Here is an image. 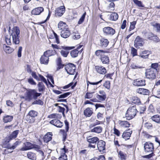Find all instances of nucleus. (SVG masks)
<instances>
[{"instance_id": "1", "label": "nucleus", "mask_w": 160, "mask_h": 160, "mask_svg": "<svg viewBox=\"0 0 160 160\" xmlns=\"http://www.w3.org/2000/svg\"><path fill=\"white\" fill-rule=\"evenodd\" d=\"M19 34L20 30L18 27H15L12 30L11 36L14 44H18L19 43Z\"/></svg>"}, {"instance_id": "2", "label": "nucleus", "mask_w": 160, "mask_h": 160, "mask_svg": "<svg viewBox=\"0 0 160 160\" xmlns=\"http://www.w3.org/2000/svg\"><path fill=\"white\" fill-rule=\"evenodd\" d=\"M144 148L146 152H151L149 155L145 156V158H149L152 157L153 155V152L154 150V146L153 144L149 142H146L144 144Z\"/></svg>"}, {"instance_id": "3", "label": "nucleus", "mask_w": 160, "mask_h": 160, "mask_svg": "<svg viewBox=\"0 0 160 160\" xmlns=\"http://www.w3.org/2000/svg\"><path fill=\"white\" fill-rule=\"evenodd\" d=\"M41 94V93L37 92L34 89H29L26 92V98L29 100H31L32 99L35 100Z\"/></svg>"}, {"instance_id": "4", "label": "nucleus", "mask_w": 160, "mask_h": 160, "mask_svg": "<svg viewBox=\"0 0 160 160\" xmlns=\"http://www.w3.org/2000/svg\"><path fill=\"white\" fill-rule=\"evenodd\" d=\"M137 112L136 106L129 107L125 114L127 119L129 120L133 118L136 116Z\"/></svg>"}, {"instance_id": "5", "label": "nucleus", "mask_w": 160, "mask_h": 160, "mask_svg": "<svg viewBox=\"0 0 160 160\" xmlns=\"http://www.w3.org/2000/svg\"><path fill=\"white\" fill-rule=\"evenodd\" d=\"M88 142L89 143L88 146L93 148H96L95 145L97 144L99 139L96 137H92L91 136H88L86 138Z\"/></svg>"}, {"instance_id": "6", "label": "nucleus", "mask_w": 160, "mask_h": 160, "mask_svg": "<svg viewBox=\"0 0 160 160\" xmlns=\"http://www.w3.org/2000/svg\"><path fill=\"white\" fill-rule=\"evenodd\" d=\"M65 68L67 73L69 74L73 75L75 72L76 68L73 64L70 63L66 65Z\"/></svg>"}, {"instance_id": "7", "label": "nucleus", "mask_w": 160, "mask_h": 160, "mask_svg": "<svg viewBox=\"0 0 160 160\" xmlns=\"http://www.w3.org/2000/svg\"><path fill=\"white\" fill-rule=\"evenodd\" d=\"M104 34L106 36H112L115 33V30L110 27H105L103 28Z\"/></svg>"}, {"instance_id": "8", "label": "nucleus", "mask_w": 160, "mask_h": 160, "mask_svg": "<svg viewBox=\"0 0 160 160\" xmlns=\"http://www.w3.org/2000/svg\"><path fill=\"white\" fill-rule=\"evenodd\" d=\"M155 70L153 68H150L146 70L145 75L146 77L149 79H153L155 78L156 74Z\"/></svg>"}, {"instance_id": "9", "label": "nucleus", "mask_w": 160, "mask_h": 160, "mask_svg": "<svg viewBox=\"0 0 160 160\" xmlns=\"http://www.w3.org/2000/svg\"><path fill=\"white\" fill-rule=\"evenodd\" d=\"M65 9L64 6H61L57 8L55 11L56 16H61L65 12Z\"/></svg>"}, {"instance_id": "10", "label": "nucleus", "mask_w": 160, "mask_h": 160, "mask_svg": "<svg viewBox=\"0 0 160 160\" xmlns=\"http://www.w3.org/2000/svg\"><path fill=\"white\" fill-rule=\"evenodd\" d=\"M142 42V39L139 36H137L134 41V47L136 48H139L140 47L143 46Z\"/></svg>"}, {"instance_id": "11", "label": "nucleus", "mask_w": 160, "mask_h": 160, "mask_svg": "<svg viewBox=\"0 0 160 160\" xmlns=\"http://www.w3.org/2000/svg\"><path fill=\"white\" fill-rule=\"evenodd\" d=\"M105 142L102 140L98 141L97 143V147L100 152H101L105 149Z\"/></svg>"}, {"instance_id": "12", "label": "nucleus", "mask_w": 160, "mask_h": 160, "mask_svg": "<svg viewBox=\"0 0 160 160\" xmlns=\"http://www.w3.org/2000/svg\"><path fill=\"white\" fill-rule=\"evenodd\" d=\"M95 68L97 72L100 74H104L106 73V68L101 66H96L95 67Z\"/></svg>"}, {"instance_id": "13", "label": "nucleus", "mask_w": 160, "mask_h": 160, "mask_svg": "<svg viewBox=\"0 0 160 160\" xmlns=\"http://www.w3.org/2000/svg\"><path fill=\"white\" fill-rule=\"evenodd\" d=\"M50 123L58 128H61L63 126V123L57 119H52L50 122Z\"/></svg>"}, {"instance_id": "14", "label": "nucleus", "mask_w": 160, "mask_h": 160, "mask_svg": "<svg viewBox=\"0 0 160 160\" xmlns=\"http://www.w3.org/2000/svg\"><path fill=\"white\" fill-rule=\"evenodd\" d=\"M24 147L20 149L21 151H25L33 148V144L30 142H26L24 143Z\"/></svg>"}, {"instance_id": "15", "label": "nucleus", "mask_w": 160, "mask_h": 160, "mask_svg": "<svg viewBox=\"0 0 160 160\" xmlns=\"http://www.w3.org/2000/svg\"><path fill=\"white\" fill-rule=\"evenodd\" d=\"M44 10L42 7H38L33 9L31 12L32 14L34 15H38L41 14Z\"/></svg>"}, {"instance_id": "16", "label": "nucleus", "mask_w": 160, "mask_h": 160, "mask_svg": "<svg viewBox=\"0 0 160 160\" xmlns=\"http://www.w3.org/2000/svg\"><path fill=\"white\" fill-rule=\"evenodd\" d=\"M150 53V51L145 50L141 51L139 52V56L142 58L146 59L148 58V56Z\"/></svg>"}, {"instance_id": "17", "label": "nucleus", "mask_w": 160, "mask_h": 160, "mask_svg": "<svg viewBox=\"0 0 160 160\" xmlns=\"http://www.w3.org/2000/svg\"><path fill=\"white\" fill-rule=\"evenodd\" d=\"M132 133V130L130 129L125 131L122 135V137L125 139H128Z\"/></svg>"}, {"instance_id": "18", "label": "nucleus", "mask_w": 160, "mask_h": 160, "mask_svg": "<svg viewBox=\"0 0 160 160\" xmlns=\"http://www.w3.org/2000/svg\"><path fill=\"white\" fill-rule=\"evenodd\" d=\"M49 58L46 55H44V53L43 55L42 56L40 59V61L41 63L44 64H47L49 61Z\"/></svg>"}, {"instance_id": "19", "label": "nucleus", "mask_w": 160, "mask_h": 160, "mask_svg": "<svg viewBox=\"0 0 160 160\" xmlns=\"http://www.w3.org/2000/svg\"><path fill=\"white\" fill-rule=\"evenodd\" d=\"M136 92L138 93L144 95H147L149 93V90L142 88L137 89L136 90Z\"/></svg>"}, {"instance_id": "20", "label": "nucleus", "mask_w": 160, "mask_h": 160, "mask_svg": "<svg viewBox=\"0 0 160 160\" xmlns=\"http://www.w3.org/2000/svg\"><path fill=\"white\" fill-rule=\"evenodd\" d=\"M134 85L138 86H144L145 85V80L140 79H137L133 82Z\"/></svg>"}, {"instance_id": "21", "label": "nucleus", "mask_w": 160, "mask_h": 160, "mask_svg": "<svg viewBox=\"0 0 160 160\" xmlns=\"http://www.w3.org/2000/svg\"><path fill=\"white\" fill-rule=\"evenodd\" d=\"M70 35V32L68 29L62 30L61 32V36L64 38H68Z\"/></svg>"}, {"instance_id": "22", "label": "nucleus", "mask_w": 160, "mask_h": 160, "mask_svg": "<svg viewBox=\"0 0 160 160\" xmlns=\"http://www.w3.org/2000/svg\"><path fill=\"white\" fill-rule=\"evenodd\" d=\"M100 45L102 47H106L108 45L109 42L108 40L105 38H102L100 40Z\"/></svg>"}, {"instance_id": "23", "label": "nucleus", "mask_w": 160, "mask_h": 160, "mask_svg": "<svg viewBox=\"0 0 160 160\" xmlns=\"http://www.w3.org/2000/svg\"><path fill=\"white\" fill-rule=\"evenodd\" d=\"M52 47L53 48L54 50H62L63 49H71V48L69 47H64L62 46H58L56 44H52Z\"/></svg>"}, {"instance_id": "24", "label": "nucleus", "mask_w": 160, "mask_h": 160, "mask_svg": "<svg viewBox=\"0 0 160 160\" xmlns=\"http://www.w3.org/2000/svg\"><path fill=\"white\" fill-rule=\"evenodd\" d=\"M106 52L103 50H98L96 51L95 52V54L98 57L99 59L104 56L105 53Z\"/></svg>"}, {"instance_id": "25", "label": "nucleus", "mask_w": 160, "mask_h": 160, "mask_svg": "<svg viewBox=\"0 0 160 160\" xmlns=\"http://www.w3.org/2000/svg\"><path fill=\"white\" fill-rule=\"evenodd\" d=\"M102 130V127L100 126H98L91 129L90 130V132H94L98 134L101 133Z\"/></svg>"}, {"instance_id": "26", "label": "nucleus", "mask_w": 160, "mask_h": 160, "mask_svg": "<svg viewBox=\"0 0 160 160\" xmlns=\"http://www.w3.org/2000/svg\"><path fill=\"white\" fill-rule=\"evenodd\" d=\"M101 62L103 64H108L109 63V59L108 57L105 55L103 57L100 59Z\"/></svg>"}, {"instance_id": "27", "label": "nucleus", "mask_w": 160, "mask_h": 160, "mask_svg": "<svg viewBox=\"0 0 160 160\" xmlns=\"http://www.w3.org/2000/svg\"><path fill=\"white\" fill-rule=\"evenodd\" d=\"M82 51V49L78 51V50L76 49L72 50L70 52L71 56L73 58H76L78 56L79 53H81Z\"/></svg>"}, {"instance_id": "28", "label": "nucleus", "mask_w": 160, "mask_h": 160, "mask_svg": "<svg viewBox=\"0 0 160 160\" xmlns=\"http://www.w3.org/2000/svg\"><path fill=\"white\" fill-rule=\"evenodd\" d=\"M84 115L86 117H90L93 113L92 109L88 108L84 110Z\"/></svg>"}, {"instance_id": "29", "label": "nucleus", "mask_w": 160, "mask_h": 160, "mask_svg": "<svg viewBox=\"0 0 160 160\" xmlns=\"http://www.w3.org/2000/svg\"><path fill=\"white\" fill-rule=\"evenodd\" d=\"M44 55H46L47 56L49 57L55 55L56 53V51L55 50H49L44 52Z\"/></svg>"}, {"instance_id": "30", "label": "nucleus", "mask_w": 160, "mask_h": 160, "mask_svg": "<svg viewBox=\"0 0 160 160\" xmlns=\"http://www.w3.org/2000/svg\"><path fill=\"white\" fill-rule=\"evenodd\" d=\"M118 123L120 126L123 128L129 127L130 125L127 121L120 120L119 121Z\"/></svg>"}, {"instance_id": "31", "label": "nucleus", "mask_w": 160, "mask_h": 160, "mask_svg": "<svg viewBox=\"0 0 160 160\" xmlns=\"http://www.w3.org/2000/svg\"><path fill=\"white\" fill-rule=\"evenodd\" d=\"M110 3L107 7V9L109 12H111L114 11L115 9V5L113 2V1H110Z\"/></svg>"}, {"instance_id": "32", "label": "nucleus", "mask_w": 160, "mask_h": 160, "mask_svg": "<svg viewBox=\"0 0 160 160\" xmlns=\"http://www.w3.org/2000/svg\"><path fill=\"white\" fill-rule=\"evenodd\" d=\"M66 26L67 25L65 23H64L62 21H61L58 24V28L59 29L62 31L68 29L66 28Z\"/></svg>"}, {"instance_id": "33", "label": "nucleus", "mask_w": 160, "mask_h": 160, "mask_svg": "<svg viewBox=\"0 0 160 160\" xmlns=\"http://www.w3.org/2000/svg\"><path fill=\"white\" fill-rule=\"evenodd\" d=\"M3 49L4 51L8 53H10L14 50L13 49L9 46H8L5 44L3 45Z\"/></svg>"}, {"instance_id": "34", "label": "nucleus", "mask_w": 160, "mask_h": 160, "mask_svg": "<svg viewBox=\"0 0 160 160\" xmlns=\"http://www.w3.org/2000/svg\"><path fill=\"white\" fill-rule=\"evenodd\" d=\"M150 119L157 123H160V116L158 115H153L151 117Z\"/></svg>"}, {"instance_id": "35", "label": "nucleus", "mask_w": 160, "mask_h": 160, "mask_svg": "<svg viewBox=\"0 0 160 160\" xmlns=\"http://www.w3.org/2000/svg\"><path fill=\"white\" fill-rule=\"evenodd\" d=\"M13 117L10 115H6L3 118V121L5 123H8L12 121L13 119Z\"/></svg>"}, {"instance_id": "36", "label": "nucleus", "mask_w": 160, "mask_h": 160, "mask_svg": "<svg viewBox=\"0 0 160 160\" xmlns=\"http://www.w3.org/2000/svg\"><path fill=\"white\" fill-rule=\"evenodd\" d=\"M149 39L152 40L156 42H158L159 41L158 38L156 35H155L152 33L150 34L148 37Z\"/></svg>"}, {"instance_id": "37", "label": "nucleus", "mask_w": 160, "mask_h": 160, "mask_svg": "<svg viewBox=\"0 0 160 160\" xmlns=\"http://www.w3.org/2000/svg\"><path fill=\"white\" fill-rule=\"evenodd\" d=\"M62 149L64 150V153L61 155L60 157L59 158V160H67V157L65 153L67 152L68 149H66L65 147Z\"/></svg>"}, {"instance_id": "38", "label": "nucleus", "mask_w": 160, "mask_h": 160, "mask_svg": "<svg viewBox=\"0 0 160 160\" xmlns=\"http://www.w3.org/2000/svg\"><path fill=\"white\" fill-rule=\"evenodd\" d=\"M52 135L50 134V133L47 134L45 135L44 137L43 140L44 142H48L52 139Z\"/></svg>"}, {"instance_id": "39", "label": "nucleus", "mask_w": 160, "mask_h": 160, "mask_svg": "<svg viewBox=\"0 0 160 160\" xmlns=\"http://www.w3.org/2000/svg\"><path fill=\"white\" fill-rule=\"evenodd\" d=\"M27 157L28 158L31 160H36V159L35 154L31 152H29L28 153Z\"/></svg>"}, {"instance_id": "40", "label": "nucleus", "mask_w": 160, "mask_h": 160, "mask_svg": "<svg viewBox=\"0 0 160 160\" xmlns=\"http://www.w3.org/2000/svg\"><path fill=\"white\" fill-rule=\"evenodd\" d=\"M28 114V116H27L26 118H28L29 116L31 118H34L37 116L38 113L34 110H32L29 112Z\"/></svg>"}, {"instance_id": "41", "label": "nucleus", "mask_w": 160, "mask_h": 160, "mask_svg": "<svg viewBox=\"0 0 160 160\" xmlns=\"http://www.w3.org/2000/svg\"><path fill=\"white\" fill-rule=\"evenodd\" d=\"M119 157L121 160H125L126 157V154L122 151H119L118 152Z\"/></svg>"}, {"instance_id": "42", "label": "nucleus", "mask_w": 160, "mask_h": 160, "mask_svg": "<svg viewBox=\"0 0 160 160\" xmlns=\"http://www.w3.org/2000/svg\"><path fill=\"white\" fill-rule=\"evenodd\" d=\"M118 14L115 12H113L111 13L110 15V19L111 20L115 21L118 18Z\"/></svg>"}, {"instance_id": "43", "label": "nucleus", "mask_w": 160, "mask_h": 160, "mask_svg": "<svg viewBox=\"0 0 160 160\" xmlns=\"http://www.w3.org/2000/svg\"><path fill=\"white\" fill-rule=\"evenodd\" d=\"M19 132V131L18 130H16L13 131L9 136L10 138L12 139L16 138Z\"/></svg>"}, {"instance_id": "44", "label": "nucleus", "mask_w": 160, "mask_h": 160, "mask_svg": "<svg viewBox=\"0 0 160 160\" xmlns=\"http://www.w3.org/2000/svg\"><path fill=\"white\" fill-rule=\"evenodd\" d=\"M130 67L132 68L133 69H138L142 68V66L139 65L136 63L134 62L131 64Z\"/></svg>"}, {"instance_id": "45", "label": "nucleus", "mask_w": 160, "mask_h": 160, "mask_svg": "<svg viewBox=\"0 0 160 160\" xmlns=\"http://www.w3.org/2000/svg\"><path fill=\"white\" fill-rule=\"evenodd\" d=\"M76 82H75L74 83H73V82H71L68 84L64 86L63 87V88L64 89H67L71 86L72 88L73 89L75 87L76 85Z\"/></svg>"}, {"instance_id": "46", "label": "nucleus", "mask_w": 160, "mask_h": 160, "mask_svg": "<svg viewBox=\"0 0 160 160\" xmlns=\"http://www.w3.org/2000/svg\"><path fill=\"white\" fill-rule=\"evenodd\" d=\"M69 50L70 49L62 50L60 52L61 54L64 57H67L69 53V52L67 50Z\"/></svg>"}, {"instance_id": "47", "label": "nucleus", "mask_w": 160, "mask_h": 160, "mask_svg": "<svg viewBox=\"0 0 160 160\" xmlns=\"http://www.w3.org/2000/svg\"><path fill=\"white\" fill-rule=\"evenodd\" d=\"M38 90L39 92L42 91L44 89V86L42 82H39L38 84Z\"/></svg>"}, {"instance_id": "48", "label": "nucleus", "mask_w": 160, "mask_h": 160, "mask_svg": "<svg viewBox=\"0 0 160 160\" xmlns=\"http://www.w3.org/2000/svg\"><path fill=\"white\" fill-rule=\"evenodd\" d=\"M96 98L100 101L102 102L104 101L106 98V95L102 96L100 95H97Z\"/></svg>"}, {"instance_id": "49", "label": "nucleus", "mask_w": 160, "mask_h": 160, "mask_svg": "<svg viewBox=\"0 0 160 160\" xmlns=\"http://www.w3.org/2000/svg\"><path fill=\"white\" fill-rule=\"evenodd\" d=\"M86 12H84V13L83 14L82 17H81V18H80L79 21L78 22V24H82L83 22L84 21L85 16L86 15Z\"/></svg>"}, {"instance_id": "50", "label": "nucleus", "mask_w": 160, "mask_h": 160, "mask_svg": "<svg viewBox=\"0 0 160 160\" xmlns=\"http://www.w3.org/2000/svg\"><path fill=\"white\" fill-rule=\"evenodd\" d=\"M134 3L137 5L138 7H144V6L142 4L141 1L138 0H133Z\"/></svg>"}, {"instance_id": "51", "label": "nucleus", "mask_w": 160, "mask_h": 160, "mask_svg": "<svg viewBox=\"0 0 160 160\" xmlns=\"http://www.w3.org/2000/svg\"><path fill=\"white\" fill-rule=\"evenodd\" d=\"M103 86L107 89H109L110 87V82L109 81H107L105 82Z\"/></svg>"}, {"instance_id": "52", "label": "nucleus", "mask_w": 160, "mask_h": 160, "mask_svg": "<svg viewBox=\"0 0 160 160\" xmlns=\"http://www.w3.org/2000/svg\"><path fill=\"white\" fill-rule=\"evenodd\" d=\"M10 148L11 147L8 146L7 148L4 150L3 153L5 154H8L12 152L13 151L11 150L12 149Z\"/></svg>"}, {"instance_id": "53", "label": "nucleus", "mask_w": 160, "mask_h": 160, "mask_svg": "<svg viewBox=\"0 0 160 160\" xmlns=\"http://www.w3.org/2000/svg\"><path fill=\"white\" fill-rule=\"evenodd\" d=\"M48 81L49 83L51 85L52 87H53L54 86L50 82V81L52 83V84H54V80L53 79L52 76L50 75H48Z\"/></svg>"}, {"instance_id": "54", "label": "nucleus", "mask_w": 160, "mask_h": 160, "mask_svg": "<svg viewBox=\"0 0 160 160\" xmlns=\"http://www.w3.org/2000/svg\"><path fill=\"white\" fill-rule=\"evenodd\" d=\"M58 116L59 114H52L50 115L49 116V117L53 119H57L59 118Z\"/></svg>"}, {"instance_id": "55", "label": "nucleus", "mask_w": 160, "mask_h": 160, "mask_svg": "<svg viewBox=\"0 0 160 160\" xmlns=\"http://www.w3.org/2000/svg\"><path fill=\"white\" fill-rule=\"evenodd\" d=\"M102 80H100L98 82H91L89 81H87V89H88V88L89 84H90L91 85H98V84L99 83H100L102 82Z\"/></svg>"}, {"instance_id": "56", "label": "nucleus", "mask_w": 160, "mask_h": 160, "mask_svg": "<svg viewBox=\"0 0 160 160\" xmlns=\"http://www.w3.org/2000/svg\"><path fill=\"white\" fill-rule=\"evenodd\" d=\"M71 94V92H67L66 93H65L63 94H62L59 95L58 96V98H64L67 97H68V96H69L70 94Z\"/></svg>"}, {"instance_id": "57", "label": "nucleus", "mask_w": 160, "mask_h": 160, "mask_svg": "<svg viewBox=\"0 0 160 160\" xmlns=\"http://www.w3.org/2000/svg\"><path fill=\"white\" fill-rule=\"evenodd\" d=\"M158 66V64L157 63H152L151 65V68H153L156 72L157 71Z\"/></svg>"}, {"instance_id": "58", "label": "nucleus", "mask_w": 160, "mask_h": 160, "mask_svg": "<svg viewBox=\"0 0 160 160\" xmlns=\"http://www.w3.org/2000/svg\"><path fill=\"white\" fill-rule=\"evenodd\" d=\"M21 143V142L17 141L15 142L13 145L10 148L11 149H15L16 147L19 145Z\"/></svg>"}, {"instance_id": "59", "label": "nucleus", "mask_w": 160, "mask_h": 160, "mask_svg": "<svg viewBox=\"0 0 160 160\" xmlns=\"http://www.w3.org/2000/svg\"><path fill=\"white\" fill-rule=\"evenodd\" d=\"M131 53L133 57L137 55V50L133 47L131 48Z\"/></svg>"}, {"instance_id": "60", "label": "nucleus", "mask_w": 160, "mask_h": 160, "mask_svg": "<svg viewBox=\"0 0 160 160\" xmlns=\"http://www.w3.org/2000/svg\"><path fill=\"white\" fill-rule=\"evenodd\" d=\"M73 35L72 36V38L74 39H78L80 37L79 34L77 32H74L73 33Z\"/></svg>"}, {"instance_id": "61", "label": "nucleus", "mask_w": 160, "mask_h": 160, "mask_svg": "<svg viewBox=\"0 0 160 160\" xmlns=\"http://www.w3.org/2000/svg\"><path fill=\"white\" fill-rule=\"evenodd\" d=\"M136 23V21H133L131 22V25L130 27V30L131 31L133 30L135 28V26Z\"/></svg>"}, {"instance_id": "62", "label": "nucleus", "mask_w": 160, "mask_h": 160, "mask_svg": "<svg viewBox=\"0 0 160 160\" xmlns=\"http://www.w3.org/2000/svg\"><path fill=\"white\" fill-rule=\"evenodd\" d=\"M33 104L42 105L43 104V102L40 100H36L33 103Z\"/></svg>"}, {"instance_id": "63", "label": "nucleus", "mask_w": 160, "mask_h": 160, "mask_svg": "<svg viewBox=\"0 0 160 160\" xmlns=\"http://www.w3.org/2000/svg\"><path fill=\"white\" fill-rule=\"evenodd\" d=\"M28 82L29 84L32 85H36V83L32 78H30L28 79Z\"/></svg>"}, {"instance_id": "64", "label": "nucleus", "mask_w": 160, "mask_h": 160, "mask_svg": "<svg viewBox=\"0 0 160 160\" xmlns=\"http://www.w3.org/2000/svg\"><path fill=\"white\" fill-rule=\"evenodd\" d=\"M154 26L156 28L157 31L160 33V23H156Z\"/></svg>"}]
</instances>
